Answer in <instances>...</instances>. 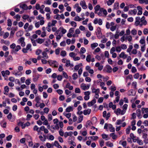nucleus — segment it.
<instances>
[{
	"label": "nucleus",
	"instance_id": "f257e3e1",
	"mask_svg": "<svg viewBox=\"0 0 148 148\" xmlns=\"http://www.w3.org/2000/svg\"><path fill=\"white\" fill-rule=\"evenodd\" d=\"M97 31L96 33L97 36L99 39H100L102 35L101 29L100 27H99L97 28Z\"/></svg>",
	"mask_w": 148,
	"mask_h": 148
},
{
	"label": "nucleus",
	"instance_id": "f03ea898",
	"mask_svg": "<svg viewBox=\"0 0 148 148\" xmlns=\"http://www.w3.org/2000/svg\"><path fill=\"white\" fill-rule=\"evenodd\" d=\"M33 80L34 82H36L39 77V75L37 73H35L33 74Z\"/></svg>",
	"mask_w": 148,
	"mask_h": 148
},
{
	"label": "nucleus",
	"instance_id": "7ed1b4c3",
	"mask_svg": "<svg viewBox=\"0 0 148 148\" xmlns=\"http://www.w3.org/2000/svg\"><path fill=\"white\" fill-rule=\"evenodd\" d=\"M80 4L83 9H86L87 8V6L86 5V2L84 1H81Z\"/></svg>",
	"mask_w": 148,
	"mask_h": 148
},
{
	"label": "nucleus",
	"instance_id": "20e7f679",
	"mask_svg": "<svg viewBox=\"0 0 148 148\" xmlns=\"http://www.w3.org/2000/svg\"><path fill=\"white\" fill-rule=\"evenodd\" d=\"M21 47L20 45H18L16 47V48L15 49H13L12 50L11 52V53H15V52H17L19 50L21 49Z\"/></svg>",
	"mask_w": 148,
	"mask_h": 148
},
{
	"label": "nucleus",
	"instance_id": "39448f33",
	"mask_svg": "<svg viewBox=\"0 0 148 148\" xmlns=\"http://www.w3.org/2000/svg\"><path fill=\"white\" fill-rule=\"evenodd\" d=\"M90 67L89 66H87L86 67V69L88 71L89 73L92 74L94 73V71L93 69H90Z\"/></svg>",
	"mask_w": 148,
	"mask_h": 148
},
{
	"label": "nucleus",
	"instance_id": "423d86ee",
	"mask_svg": "<svg viewBox=\"0 0 148 148\" xmlns=\"http://www.w3.org/2000/svg\"><path fill=\"white\" fill-rule=\"evenodd\" d=\"M96 102V100L94 99L92 100L90 102H88V105L89 107H90L93 106Z\"/></svg>",
	"mask_w": 148,
	"mask_h": 148
},
{
	"label": "nucleus",
	"instance_id": "0eeeda50",
	"mask_svg": "<svg viewBox=\"0 0 148 148\" xmlns=\"http://www.w3.org/2000/svg\"><path fill=\"white\" fill-rule=\"evenodd\" d=\"M20 7L24 10H27L28 7L26 4H20Z\"/></svg>",
	"mask_w": 148,
	"mask_h": 148
},
{
	"label": "nucleus",
	"instance_id": "6e6552de",
	"mask_svg": "<svg viewBox=\"0 0 148 148\" xmlns=\"http://www.w3.org/2000/svg\"><path fill=\"white\" fill-rule=\"evenodd\" d=\"M91 111V110L90 109H88L87 110H84L83 113L84 115L89 114Z\"/></svg>",
	"mask_w": 148,
	"mask_h": 148
},
{
	"label": "nucleus",
	"instance_id": "1a4fd4ad",
	"mask_svg": "<svg viewBox=\"0 0 148 148\" xmlns=\"http://www.w3.org/2000/svg\"><path fill=\"white\" fill-rule=\"evenodd\" d=\"M106 72L108 73H110L112 71V68L111 66L109 65H107L106 67Z\"/></svg>",
	"mask_w": 148,
	"mask_h": 148
},
{
	"label": "nucleus",
	"instance_id": "9d476101",
	"mask_svg": "<svg viewBox=\"0 0 148 148\" xmlns=\"http://www.w3.org/2000/svg\"><path fill=\"white\" fill-rule=\"evenodd\" d=\"M58 31H61V32L62 34H65L66 32V30L65 29H64L62 27H60L58 29Z\"/></svg>",
	"mask_w": 148,
	"mask_h": 148
},
{
	"label": "nucleus",
	"instance_id": "9b49d317",
	"mask_svg": "<svg viewBox=\"0 0 148 148\" xmlns=\"http://www.w3.org/2000/svg\"><path fill=\"white\" fill-rule=\"evenodd\" d=\"M136 114L137 116L140 119L142 118V116H141V111L140 109H138L136 111Z\"/></svg>",
	"mask_w": 148,
	"mask_h": 148
},
{
	"label": "nucleus",
	"instance_id": "f8f14e48",
	"mask_svg": "<svg viewBox=\"0 0 148 148\" xmlns=\"http://www.w3.org/2000/svg\"><path fill=\"white\" fill-rule=\"evenodd\" d=\"M66 88H68L70 90H72L73 89V86H70V84L69 82L67 83L66 86Z\"/></svg>",
	"mask_w": 148,
	"mask_h": 148
},
{
	"label": "nucleus",
	"instance_id": "ddd939ff",
	"mask_svg": "<svg viewBox=\"0 0 148 148\" xmlns=\"http://www.w3.org/2000/svg\"><path fill=\"white\" fill-rule=\"evenodd\" d=\"M119 143L120 144H121V145L124 147H125V148H126V147L127 145V142L126 141H122L121 140H120Z\"/></svg>",
	"mask_w": 148,
	"mask_h": 148
},
{
	"label": "nucleus",
	"instance_id": "4468645a",
	"mask_svg": "<svg viewBox=\"0 0 148 148\" xmlns=\"http://www.w3.org/2000/svg\"><path fill=\"white\" fill-rule=\"evenodd\" d=\"M92 93H95V94L97 93H99L100 92L99 89L98 88L96 89L94 88H92Z\"/></svg>",
	"mask_w": 148,
	"mask_h": 148
},
{
	"label": "nucleus",
	"instance_id": "2eb2a0df",
	"mask_svg": "<svg viewBox=\"0 0 148 148\" xmlns=\"http://www.w3.org/2000/svg\"><path fill=\"white\" fill-rule=\"evenodd\" d=\"M119 3L118 2H115L114 5V9L117 10L119 8Z\"/></svg>",
	"mask_w": 148,
	"mask_h": 148
},
{
	"label": "nucleus",
	"instance_id": "dca6fc26",
	"mask_svg": "<svg viewBox=\"0 0 148 148\" xmlns=\"http://www.w3.org/2000/svg\"><path fill=\"white\" fill-rule=\"evenodd\" d=\"M42 54L43 55V56L42 57V58L44 59H47L48 58V56L47 55V54L46 52H44V51L42 53Z\"/></svg>",
	"mask_w": 148,
	"mask_h": 148
},
{
	"label": "nucleus",
	"instance_id": "f3484780",
	"mask_svg": "<svg viewBox=\"0 0 148 148\" xmlns=\"http://www.w3.org/2000/svg\"><path fill=\"white\" fill-rule=\"evenodd\" d=\"M139 2L140 4L145 3L146 4H148V0H139Z\"/></svg>",
	"mask_w": 148,
	"mask_h": 148
},
{
	"label": "nucleus",
	"instance_id": "a211bd4d",
	"mask_svg": "<svg viewBox=\"0 0 148 148\" xmlns=\"http://www.w3.org/2000/svg\"><path fill=\"white\" fill-rule=\"evenodd\" d=\"M28 138L29 139L31 140V141H30L29 142V147H32V146L33 145V142L32 141V137L30 136H28Z\"/></svg>",
	"mask_w": 148,
	"mask_h": 148
},
{
	"label": "nucleus",
	"instance_id": "6ab92c4d",
	"mask_svg": "<svg viewBox=\"0 0 148 148\" xmlns=\"http://www.w3.org/2000/svg\"><path fill=\"white\" fill-rule=\"evenodd\" d=\"M115 0H108L107 1V4L108 6H110L112 4L114 1Z\"/></svg>",
	"mask_w": 148,
	"mask_h": 148
},
{
	"label": "nucleus",
	"instance_id": "aec40b11",
	"mask_svg": "<svg viewBox=\"0 0 148 148\" xmlns=\"http://www.w3.org/2000/svg\"><path fill=\"white\" fill-rule=\"evenodd\" d=\"M13 60V58L12 56L10 55L8 57L5 59V61L7 62H8L10 60Z\"/></svg>",
	"mask_w": 148,
	"mask_h": 148
},
{
	"label": "nucleus",
	"instance_id": "412c9836",
	"mask_svg": "<svg viewBox=\"0 0 148 148\" xmlns=\"http://www.w3.org/2000/svg\"><path fill=\"white\" fill-rule=\"evenodd\" d=\"M73 110L72 107L71 106H69L67 107L66 109V112H70Z\"/></svg>",
	"mask_w": 148,
	"mask_h": 148
},
{
	"label": "nucleus",
	"instance_id": "4be33fe9",
	"mask_svg": "<svg viewBox=\"0 0 148 148\" xmlns=\"http://www.w3.org/2000/svg\"><path fill=\"white\" fill-rule=\"evenodd\" d=\"M40 96H36L35 98V101L37 103H39V101L40 100Z\"/></svg>",
	"mask_w": 148,
	"mask_h": 148
},
{
	"label": "nucleus",
	"instance_id": "5701e85b",
	"mask_svg": "<svg viewBox=\"0 0 148 148\" xmlns=\"http://www.w3.org/2000/svg\"><path fill=\"white\" fill-rule=\"evenodd\" d=\"M137 10L136 9H134L133 10H130L129 12V13L132 14L131 12H133L134 15H136L137 13Z\"/></svg>",
	"mask_w": 148,
	"mask_h": 148
},
{
	"label": "nucleus",
	"instance_id": "b1692460",
	"mask_svg": "<svg viewBox=\"0 0 148 148\" xmlns=\"http://www.w3.org/2000/svg\"><path fill=\"white\" fill-rule=\"evenodd\" d=\"M98 46V44L97 43H94L91 45V47L92 49Z\"/></svg>",
	"mask_w": 148,
	"mask_h": 148
},
{
	"label": "nucleus",
	"instance_id": "393cba45",
	"mask_svg": "<svg viewBox=\"0 0 148 148\" xmlns=\"http://www.w3.org/2000/svg\"><path fill=\"white\" fill-rule=\"evenodd\" d=\"M91 56L90 55H88L86 57V60L88 62H90V60L91 59Z\"/></svg>",
	"mask_w": 148,
	"mask_h": 148
},
{
	"label": "nucleus",
	"instance_id": "a878e982",
	"mask_svg": "<svg viewBox=\"0 0 148 148\" xmlns=\"http://www.w3.org/2000/svg\"><path fill=\"white\" fill-rule=\"evenodd\" d=\"M106 143V146L110 147H112L113 146V144L109 141L107 142Z\"/></svg>",
	"mask_w": 148,
	"mask_h": 148
},
{
	"label": "nucleus",
	"instance_id": "bb28decb",
	"mask_svg": "<svg viewBox=\"0 0 148 148\" xmlns=\"http://www.w3.org/2000/svg\"><path fill=\"white\" fill-rule=\"evenodd\" d=\"M110 137H112L113 139H115L116 138L117 136L116 135L114 134V133H112L110 134Z\"/></svg>",
	"mask_w": 148,
	"mask_h": 148
},
{
	"label": "nucleus",
	"instance_id": "cd10ccee",
	"mask_svg": "<svg viewBox=\"0 0 148 148\" xmlns=\"http://www.w3.org/2000/svg\"><path fill=\"white\" fill-rule=\"evenodd\" d=\"M33 130L34 131H36L39 132H40V130H39V128L38 127V126L36 125H35L34 126Z\"/></svg>",
	"mask_w": 148,
	"mask_h": 148
},
{
	"label": "nucleus",
	"instance_id": "c85d7f7f",
	"mask_svg": "<svg viewBox=\"0 0 148 148\" xmlns=\"http://www.w3.org/2000/svg\"><path fill=\"white\" fill-rule=\"evenodd\" d=\"M47 62L50 66H51L52 64H54L56 62V61H52V60H49L47 61Z\"/></svg>",
	"mask_w": 148,
	"mask_h": 148
},
{
	"label": "nucleus",
	"instance_id": "c756f323",
	"mask_svg": "<svg viewBox=\"0 0 148 148\" xmlns=\"http://www.w3.org/2000/svg\"><path fill=\"white\" fill-rule=\"evenodd\" d=\"M74 20L75 21H80L82 20V18H80L79 16H76L75 17Z\"/></svg>",
	"mask_w": 148,
	"mask_h": 148
},
{
	"label": "nucleus",
	"instance_id": "7c9ffc66",
	"mask_svg": "<svg viewBox=\"0 0 148 148\" xmlns=\"http://www.w3.org/2000/svg\"><path fill=\"white\" fill-rule=\"evenodd\" d=\"M83 116L82 115L79 116L78 117V123L81 122L83 120Z\"/></svg>",
	"mask_w": 148,
	"mask_h": 148
},
{
	"label": "nucleus",
	"instance_id": "2f4dec72",
	"mask_svg": "<svg viewBox=\"0 0 148 148\" xmlns=\"http://www.w3.org/2000/svg\"><path fill=\"white\" fill-rule=\"evenodd\" d=\"M142 112L143 113H144V111H145V112L146 113H148V108H142Z\"/></svg>",
	"mask_w": 148,
	"mask_h": 148
},
{
	"label": "nucleus",
	"instance_id": "473e14b6",
	"mask_svg": "<svg viewBox=\"0 0 148 148\" xmlns=\"http://www.w3.org/2000/svg\"><path fill=\"white\" fill-rule=\"evenodd\" d=\"M70 24L72 26L74 27H77V23L73 21H71V22Z\"/></svg>",
	"mask_w": 148,
	"mask_h": 148
},
{
	"label": "nucleus",
	"instance_id": "72a5a7b5",
	"mask_svg": "<svg viewBox=\"0 0 148 148\" xmlns=\"http://www.w3.org/2000/svg\"><path fill=\"white\" fill-rule=\"evenodd\" d=\"M20 18V16L19 14H17L14 17V18L16 19L17 21H19Z\"/></svg>",
	"mask_w": 148,
	"mask_h": 148
},
{
	"label": "nucleus",
	"instance_id": "f704fd0d",
	"mask_svg": "<svg viewBox=\"0 0 148 148\" xmlns=\"http://www.w3.org/2000/svg\"><path fill=\"white\" fill-rule=\"evenodd\" d=\"M102 137L103 139H105L106 140H108V139L107 138L108 136L107 135L103 134H102Z\"/></svg>",
	"mask_w": 148,
	"mask_h": 148
},
{
	"label": "nucleus",
	"instance_id": "c9c22d12",
	"mask_svg": "<svg viewBox=\"0 0 148 148\" xmlns=\"http://www.w3.org/2000/svg\"><path fill=\"white\" fill-rule=\"evenodd\" d=\"M37 43L40 44H41L44 42L43 40L42 39L38 38L36 40Z\"/></svg>",
	"mask_w": 148,
	"mask_h": 148
},
{
	"label": "nucleus",
	"instance_id": "e433bc0d",
	"mask_svg": "<svg viewBox=\"0 0 148 148\" xmlns=\"http://www.w3.org/2000/svg\"><path fill=\"white\" fill-rule=\"evenodd\" d=\"M59 133L60 135L62 136H63L64 135V132L62 129H60V130L59 131Z\"/></svg>",
	"mask_w": 148,
	"mask_h": 148
},
{
	"label": "nucleus",
	"instance_id": "4c0bfd02",
	"mask_svg": "<svg viewBox=\"0 0 148 148\" xmlns=\"http://www.w3.org/2000/svg\"><path fill=\"white\" fill-rule=\"evenodd\" d=\"M13 73V74H14L16 76L17 75L21 76L22 74L21 72H20L19 71H17L16 72H14Z\"/></svg>",
	"mask_w": 148,
	"mask_h": 148
},
{
	"label": "nucleus",
	"instance_id": "58836bf2",
	"mask_svg": "<svg viewBox=\"0 0 148 148\" xmlns=\"http://www.w3.org/2000/svg\"><path fill=\"white\" fill-rule=\"evenodd\" d=\"M12 115L11 113H10L7 116V117L8 119L10 121H11L12 119Z\"/></svg>",
	"mask_w": 148,
	"mask_h": 148
},
{
	"label": "nucleus",
	"instance_id": "ea45409f",
	"mask_svg": "<svg viewBox=\"0 0 148 148\" xmlns=\"http://www.w3.org/2000/svg\"><path fill=\"white\" fill-rule=\"evenodd\" d=\"M4 41L3 43L7 45H9L10 44V42L8 40H2L1 41Z\"/></svg>",
	"mask_w": 148,
	"mask_h": 148
},
{
	"label": "nucleus",
	"instance_id": "a19ab883",
	"mask_svg": "<svg viewBox=\"0 0 148 148\" xmlns=\"http://www.w3.org/2000/svg\"><path fill=\"white\" fill-rule=\"evenodd\" d=\"M72 77L73 79L75 80L78 77L77 73H74L72 75Z\"/></svg>",
	"mask_w": 148,
	"mask_h": 148
},
{
	"label": "nucleus",
	"instance_id": "79ce46f5",
	"mask_svg": "<svg viewBox=\"0 0 148 148\" xmlns=\"http://www.w3.org/2000/svg\"><path fill=\"white\" fill-rule=\"evenodd\" d=\"M86 49L84 47H82L80 49V54L84 53L86 52Z\"/></svg>",
	"mask_w": 148,
	"mask_h": 148
},
{
	"label": "nucleus",
	"instance_id": "37998d69",
	"mask_svg": "<svg viewBox=\"0 0 148 148\" xmlns=\"http://www.w3.org/2000/svg\"><path fill=\"white\" fill-rule=\"evenodd\" d=\"M133 48V46L132 45H130L129 46V48L127 49V51L128 52L130 53L131 51V50Z\"/></svg>",
	"mask_w": 148,
	"mask_h": 148
},
{
	"label": "nucleus",
	"instance_id": "c03bdc74",
	"mask_svg": "<svg viewBox=\"0 0 148 148\" xmlns=\"http://www.w3.org/2000/svg\"><path fill=\"white\" fill-rule=\"evenodd\" d=\"M82 63H80L79 65L75 66L74 67L75 70L76 71L78 70L79 68L80 65H82Z\"/></svg>",
	"mask_w": 148,
	"mask_h": 148
},
{
	"label": "nucleus",
	"instance_id": "a18cd8bd",
	"mask_svg": "<svg viewBox=\"0 0 148 148\" xmlns=\"http://www.w3.org/2000/svg\"><path fill=\"white\" fill-rule=\"evenodd\" d=\"M12 25V21L10 19H8V25L9 26H11Z\"/></svg>",
	"mask_w": 148,
	"mask_h": 148
},
{
	"label": "nucleus",
	"instance_id": "49530a36",
	"mask_svg": "<svg viewBox=\"0 0 148 148\" xmlns=\"http://www.w3.org/2000/svg\"><path fill=\"white\" fill-rule=\"evenodd\" d=\"M60 54L61 56H64L66 55V52L65 51H62L61 52Z\"/></svg>",
	"mask_w": 148,
	"mask_h": 148
},
{
	"label": "nucleus",
	"instance_id": "de8ad7c7",
	"mask_svg": "<svg viewBox=\"0 0 148 148\" xmlns=\"http://www.w3.org/2000/svg\"><path fill=\"white\" fill-rule=\"evenodd\" d=\"M89 138H90L91 139H93L94 140H95L98 139V137L96 136H90Z\"/></svg>",
	"mask_w": 148,
	"mask_h": 148
},
{
	"label": "nucleus",
	"instance_id": "09e8293b",
	"mask_svg": "<svg viewBox=\"0 0 148 148\" xmlns=\"http://www.w3.org/2000/svg\"><path fill=\"white\" fill-rule=\"evenodd\" d=\"M140 42L141 44H144V45L145 46V41L144 39H141L140 41Z\"/></svg>",
	"mask_w": 148,
	"mask_h": 148
},
{
	"label": "nucleus",
	"instance_id": "8fccbe9b",
	"mask_svg": "<svg viewBox=\"0 0 148 148\" xmlns=\"http://www.w3.org/2000/svg\"><path fill=\"white\" fill-rule=\"evenodd\" d=\"M36 19L39 20H41L42 19H44V18L41 15H39L38 16L36 17Z\"/></svg>",
	"mask_w": 148,
	"mask_h": 148
},
{
	"label": "nucleus",
	"instance_id": "3c124183",
	"mask_svg": "<svg viewBox=\"0 0 148 148\" xmlns=\"http://www.w3.org/2000/svg\"><path fill=\"white\" fill-rule=\"evenodd\" d=\"M131 33L132 34L134 35H136L137 33V31L135 29H133L131 31Z\"/></svg>",
	"mask_w": 148,
	"mask_h": 148
},
{
	"label": "nucleus",
	"instance_id": "603ef678",
	"mask_svg": "<svg viewBox=\"0 0 148 148\" xmlns=\"http://www.w3.org/2000/svg\"><path fill=\"white\" fill-rule=\"evenodd\" d=\"M9 36V33L8 32H6L5 33L3 36V38L6 39Z\"/></svg>",
	"mask_w": 148,
	"mask_h": 148
},
{
	"label": "nucleus",
	"instance_id": "864d4df0",
	"mask_svg": "<svg viewBox=\"0 0 148 148\" xmlns=\"http://www.w3.org/2000/svg\"><path fill=\"white\" fill-rule=\"evenodd\" d=\"M99 11L97 13L98 15L99 16H102L101 13L103 11V8H101L100 10H99Z\"/></svg>",
	"mask_w": 148,
	"mask_h": 148
},
{
	"label": "nucleus",
	"instance_id": "5fc2aeb1",
	"mask_svg": "<svg viewBox=\"0 0 148 148\" xmlns=\"http://www.w3.org/2000/svg\"><path fill=\"white\" fill-rule=\"evenodd\" d=\"M131 130V128L129 126L128 127L126 130V133L127 134H130V131Z\"/></svg>",
	"mask_w": 148,
	"mask_h": 148
},
{
	"label": "nucleus",
	"instance_id": "6e6d98bb",
	"mask_svg": "<svg viewBox=\"0 0 148 148\" xmlns=\"http://www.w3.org/2000/svg\"><path fill=\"white\" fill-rule=\"evenodd\" d=\"M132 117L131 118V119H135L136 118V114L134 112L132 113Z\"/></svg>",
	"mask_w": 148,
	"mask_h": 148
},
{
	"label": "nucleus",
	"instance_id": "4d7b16f0",
	"mask_svg": "<svg viewBox=\"0 0 148 148\" xmlns=\"http://www.w3.org/2000/svg\"><path fill=\"white\" fill-rule=\"evenodd\" d=\"M32 117V116L30 114H28L27 115V119L26 120L29 121L30 120V119Z\"/></svg>",
	"mask_w": 148,
	"mask_h": 148
},
{
	"label": "nucleus",
	"instance_id": "13d9d810",
	"mask_svg": "<svg viewBox=\"0 0 148 148\" xmlns=\"http://www.w3.org/2000/svg\"><path fill=\"white\" fill-rule=\"evenodd\" d=\"M70 65V61L69 60H67L66 61V63L65 64V66L66 67H68Z\"/></svg>",
	"mask_w": 148,
	"mask_h": 148
},
{
	"label": "nucleus",
	"instance_id": "bf43d9fd",
	"mask_svg": "<svg viewBox=\"0 0 148 148\" xmlns=\"http://www.w3.org/2000/svg\"><path fill=\"white\" fill-rule=\"evenodd\" d=\"M121 48L123 49H127V45L125 44H122L121 45Z\"/></svg>",
	"mask_w": 148,
	"mask_h": 148
},
{
	"label": "nucleus",
	"instance_id": "052dcab7",
	"mask_svg": "<svg viewBox=\"0 0 148 148\" xmlns=\"http://www.w3.org/2000/svg\"><path fill=\"white\" fill-rule=\"evenodd\" d=\"M31 45L30 44H28L27 45L26 48L27 49L29 50V49H30V51H31L32 50V49H31Z\"/></svg>",
	"mask_w": 148,
	"mask_h": 148
},
{
	"label": "nucleus",
	"instance_id": "680f3d73",
	"mask_svg": "<svg viewBox=\"0 0 148 148\" xmlns=\"http://www.w3.org/2000/svg\"><path fill=\"white\" fill-rule=\"evenodd\" d=\"M12 135H10L6 137V140L7 141H10L12 138Z\"/></svg>",
	"mask_w": 148,
	"mask_h": 148
},
{
	"label": "nucleus",
	"instance_id": "e2e57ef3",
	"mask_svg": "<svg viewBox=\"0 0 148 148\" xmlns=\"http://www.w3.org/2000/svg\"><path fill=\"white\" fill-rule=\"evenodd\" d=\"M71 91L68 90L67 89H66L65 90V93L67 95H71Z\"/></svg>",
	"mask_w": 148,
	"mask_h": 148
},
{
	"label": "nucleus",
	"instance_id": "0e129e2a",
	"mask_svg": "<svg viewBox=\"0 0 148 148\" xmlns=\"http://www.w3.org/2000/svg\"><path fill=\"white\" fill-rule=\"evenodd\" d=\"M60 45L62 47H64L66 45V44L65 42L64 41H63L61 42L60 44Z\"/></svg>",
	"mask_w": 148,
	"mask_h": 148
},
{
	"label": "nucleus",
	"instance_id": "69168bd1",
	"mask_svg": "<svg viewBox=\"0 0 148 148\" xmlns=\"http://www.w3.org/2000/svg\"><path fill=\"white\" fill-rule=\"evenodd\" d=\"M123 121L121 120H117L116 124L117 125H119Z\"/></svg>",
	"mask_w": 148,
	"mask_h": 148
},
{
	"label": "nucleus",
	"instance_id": "338daca9",
	"mask_svg": "<svg viewBox=\"0 0 148 148\" xmlns=\"http://www.w3.org/2000/svg\"><path fill=\"white\" fill-rule=\"evenodd\" d=\"M143 32L144 34H148V29L147 28H145L143 30Z\"/></svg>",
	"mask_w": 148,
	"mask_h": 148
},
{
	"label": "nucleus",
	"instance_id": "774afa93",
	"mask_svg": "<svg viewBox=\"0 0 148 148\" xmlns=\"http://www.w3.org/2000/svg\"><path fill=\"white\" fill-rule=\"evenodd\" d=\"M46 146L48 148H51L53 147L52 145L51 146V145L49 143H46Z\"/></svg>",
	"mask_w": 148,
	"mask_h": 148
}]
</instances>
